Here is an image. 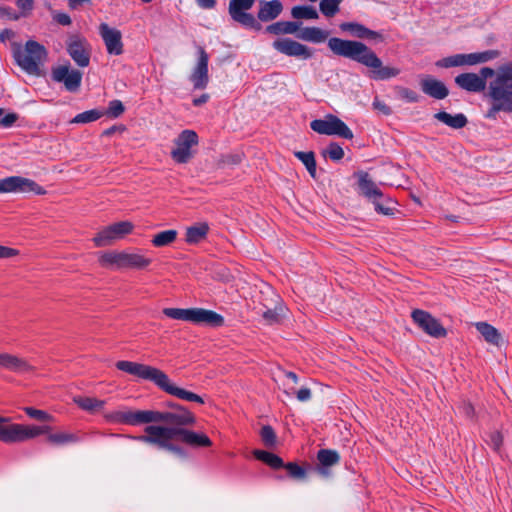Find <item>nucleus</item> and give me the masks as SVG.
I'll return each mask as SVG.
<instances>
[{
	"label": "nucleus",
	"instance_id": "1",
	"mask_svg": "<svg viewBox=\"0 0 512 512\" xmlns=\"http://www.w3.org/2000/svg\"><path fill=\"white\" fill-rule=\"evenodd\" d=\"M145 434L135 437L138 441L154 445L159 449H164L178 456L185 457L184 450L172 443L175 439H180L192 447H210L212 441L203 434L192 430L179 427H164V425H149L144 429Z\"/></svg>",
	"mask_w": 512,
	"mask_h": 512
},
{
	"label": "nucleus",
	"instance_id": "2",
	"mask_svg": "<svg viewBox=\"0 0 512 512\" xmlns=\"http://www.w3.org/2000/svg\"><path fill=\"white\" fill-rule=\"evenodd\" d=\"M328 47L335 55L370 68V77L374 80H388L400 74V69L397 67L383 66L375 52L362 42L333 37L328 40Z\"/></svg>",
	"mask_w": 512,
	"mask_h": 512
},
{
	"label": "nucleus",
	"instance_id": "3",
	"mask_svg": "<svg viewBox=\"0 0 512 512\" xmlns=\"http://www.w3.org/2000/svg\"><path fill=\"white\" fill-rule=\"evenodd\" d=\"M116 367L117 369L128 374L137 376L140 379L153 382L156 386H158L166 393L173 395L179 399L189 402H197L200 404L204 403V400L201 396L188 390H185L183 388L177 387L175 384L171 382L168 375L158 368L125 360L118 361L116 363Z\"/></svg>",
	"mask_w": 512,
	"mask_h": 512
},
{
	"label": "nucleus",
	"instance_id": "4",
	"mask_svg": "<svg viewBox=\"0 0 512 512\" xmlns=\"http://www.w3.org/2000/svg\"><path fill=\"white\" fill-rule=\"evenodd\" d=\"M13 57L16 63L26 73L39 76L41 74L40 66L46 60L47 52L43 45L36 41L29 40L23 48L19 45H15Z\"/></svg>",
	"mask_w": 512,
	"mask_h": 512
},
{
	"label": "nucleus",
	"instance_id": "5",
	"mask_svg": "<svg viewBox=\"0 0 512 512\" xmlns=\"http://www.w3.org/2000/svg\"><path fill=\"white\" fill-rule=\"evenodd\" d=\"M491 78L487 84V97L490 101L508 104L512 108V62L494 70Z\"/></svg>",
	"mask_w": 512,
	"mask_h": 512
},
{
	"label": "nucleus",
	"instance_id": "6",
	"mask_svg": "<svg viewBox=\"0 0 512 512\" xmlns=\"http://www.w3.org/2000/svg\"><path fill=\"white\" fill-rule=\"evenodd\" d=\"M50 426H35L11 423L9 418L0 416V441L4 443L23 442L48 433Z\"/></svg>",
	"mask_w": 512,
	"mask_h": 512
},
{
	"label": "nucleus",
	"instance_id": "7",
	"mask_svg": "<svg viewBox=\"0 0 512 512\" xmlns=\"http://www.w3.org/2000/svg\"><path fill=\"white\" fill-rule=\"evenodd\" d=\"M162 312L171 319L194 324H206L212 327H220L224 324L223 316L204 308H164Z\"/></svg>",
	"mask_w": 512,
	"mask_h": 512
},
{
	"label": "nucleus",
	"instance_id": "8",
	"mask_svg": "<svg viewBox=\"0 0 512 512\" xmlns=\"http://www.w3.org/2000/svg\"><path fill=\"white\" fill-rule=\"evenodd\" d=\"M199 138L194 130H183L174 140L171 158L178 164L188 163L195 155Z\"/></svg>",
	"mask_w": 512,
	"mask_h": 512
},
{
	"label": "nucleus",
	"instance_id": "9",
	"mask_svg": "<svg viewBox=\"0 0 512 512\" xmlns=\"http://www.w3.org/2000/svg\"><path fill=\"white\" fill-rule=\"evenodd\" d=\"M310 127L313 131L322 135H336L344 139L353 138L351 129L333 114H327L322 119L313 120L310 123Z\"/></svg>",
	"mask_w": 512,
	"mask_h": 512
},
{
	"label": "nucleus",
	"instance_id": "10",
	"mask_svg": "<svg viewBox=\"0 0 512 512\" xmlns=\"http://www.w3.org/2000/svg\"><path fill=\"white\" fill-rule=\"evenodd\" d=\"M494 75V69L482 67L479 74L467 72L455 77V83L467 92L480 93L487 87V79Z\"/></svg>",
	"mask_w": 512,
	"mask_h": 512
},
{
	"label": "nucleus",
	"instance_id": "11",
	"mask_svg": "<svg viewBox=\"0 0 512 512\" xmlns=\"http://www.w3.org/2000/svg\"><path fill=\"white\" fill-rule=\"evenodd\" d=\"M255 4V0H230L228 13L231 19L238 24L252 29H259L260 24L249 10Z\"/></svg>",
	"mask_w": 512,
	"mask_h": 512
},
{
	"label": "nucleus",
	"instance_id": "12",
	"mask_svg": "<svg viewBox=\"0 0 512 512\" xmlns=\"http://www.w3.org/2000/svg\"><path fill=\"white\" fill-rule=\"evenodd\" d=\"M0 193H34L46 194V190L34 180L21 176H10L0 179Z\"/></svg>",
	"mask_w": 512,
	"mask_h": 512
},
{
	"label": "nucleus",
	"instance_id": "13",
	"mask_svg": "<svg viewBox=\"0 0 512 512\" xmlns=\"http://www.w3.org/2000/svg\"><path fill=\"white\" fill-rule=\"evenodd\" d=\"M134 225L129 221H121L105 227L93 238L97 247H105L122 239L133 231Z\"/></svg>",
	"mask_w": 512,
	"mask_h": 512
},
{
	"label": "nucleus",
	"instance_id": "14",
	"mask_svg": "<svg viewBox=\"0 0 512 512\" xmlns=\"http://www.w3.org/2000/svg\"><path fill=\"white\" fill-rule=\"evenodd\" d=\"M112 422L127 424V425H141L157 423L156 410H127L117 411L108 416Z\"/></svg>",
	"mask_w": 512,
	"mask_h": 512
},
{
	"label": "nucleus",
	"instance_id": "15",
	"mask_svg": "<svg viewBox=\"0 0 512 512\" xmlns=\"http://www.w3.org/2000/svg\"><path fill=\"white\" fill-rule=\"evenodd\" d=\"M272 45L275 50L286 56L301 60H308L313 57V50L310 47L290 38H279Z\"/></svg>",
	"mask_w": 512,
	"mask_h": 512
},
{
	"label": "nucleus",
	"instance_id": "16",
	"mask_svg": "<svg viewBox=\"0 0 512 512\" xmlns=\"http://www.w3.org/2000/svg\"><path fill=\"white\" fill-rule=\"evenodd\" d=\"M166 423V427L192 426L196 423V417L188 409H179L178 411H157V423Z\"/></svg>",
	"mask_w": 512,
	"mask_h": 512
},
{
	"label": "nucleus",
	"instance_id": "17",
	"mask_svg": "<svg viewBox=\"0 0 512 512\" xmlns=\"http://www.w3.org/2000/svg\"><path fill=\"white\" fill-rule=\"evenodd\" d=\"M411 316L414 322L428 335L434 338L446 336V329L428 312L417 309L412 312Z\"/></svg>",
	"mask_w": 512,
	"mask_h": 512
},
{
	"label": "nucleus",
	"instance_id": "18",
	"mask_svg": "<svg viewBox=\"0 0 512 512\" xmlns=\"http://www.w3.org/2000/svg\"><path fill=\"white\" fill-rule=\"evenodd\" d=\"M52 79L63 83L69 92H76L81 85L82 73L70 69L69 65H60L52 69Z\"/></svg>",
	"mask_w": 512,
	"mask_h": 512
},
{
	"label": "nucleus",
	"instance_id": "19",
	"mask_svg": "<svg viewBox=\"0 0 512 512\" xmlns=\"http://www.w3.org/2000/svg\"><path fill=\"white\" fill-rule=\"evenodd\" d=\"M209 56L203 47H198V60L190 75L194 89H205L209 83L208 74Z\"/></svg>",
	"mask_w": 512,
	"mask_h": 512
},
{
	"label": "nucleus",
	"instance_id": "20",
	"mask_svg": "<svg viewBox=\"0 0 512 512\" xmlns=\"http://www.w3.org/2000/svg\"><path fill=\"white\" fill-rule=\"evenodd\" d=\"M266 293L270 296V303L266 299L262 305L265 310L262 312L264 321L269 324L279 323L281 318L284 316V306L280 301L279 295H277L271 288H267Z\"/></svg>",
	"mask_w": 512,
	"mask_h": 512
},
{
	"label": "nucleus",
	"instance_id": "21",
	"mask_svg": "<svg viewBox=\"0 0 512 512\" xmlns=\"http://www.w3.org/2000/svg\"><path fill=\"white\" fill-rule=\"evenodd\" d=\"M0 368L16 374H27L35 371V367L25 358L7 352H0Z\"/></svg>",
	"mask_w": 512,
	"mask_h": 512
},
{
	"label": "nucleus",
	"instance_id": "22",
	"mask_svg": "<svg viewBox=\"0 0 512 512\" xmlns=\"http://www.w3.org/2000/svg\"><path fill=\"white\" fill-rule=\"evenodd\" d=\"M99 33L109 54L120 55L123 53L122 34L118 29L102 23L99 26Z\"/></svg>",
	"mask_w": 512,
	"mask_h": 512
},
{
	"label": "nucleus",
	"instance_id": "23",
	"mask_svg": "<svg viewBox=\"0 0 512 512\" xmlns=\"http://www.w3.org/2000/svg\"><path fill=\"white\" fill-rule=\"evenodd\" d=\"M358 178V188L362 196L368 201H374L376 198H381L384 194L378 185L371 179L367 172L360 171L356 174Z\"/></svg>",
	"mask_w": 512,
	"mask_h": 512
},
{
	"label": "nucleus",
	"instance_id": "24",
	"mask_svg": "<svg viewBox=\"0 0 512 512\" xmlns=\"http://www.w3.org/2000/svg\"><path fill=\"white\" fill-rule=\"evenodd\" d=\"M420 86L426 95L438 100L446 98L449 94L446 85L431 76H424L420 81Z\"/></svg>",
	"mask_w": 512,
	"mask_h": 512
},
{
	"label": "nucleus",
	"instance_id": "25",
	"mask_svg": "<svg viewBox=\"0 0 512 512\" xmlns=\"http://www.w3.org/2000/svg\"><path fill=\"white\" fill-rule=\"evenodd\" d=\"M342 31L350 33L352 36L362 39H381V35L364 25L357 22H344L340 24Z\"/></svg>",
	"mask_w": 512,
	"mask_h": 512
},
{
	"label": "nucleus",
	"instance_id": "26",
	"mask_svg": "<svg viewBox=\"0 0 512 512\" xmlns=\"http://www.w3.org/2000/svg\"><path fill=\"white\" fill-rule=\"evenodd\" d=\"M282 10L283 5L279 0L261 1L257 17L262 22H268L277 18Z\"/></svg>",
	"mask_w": 512,
	"mask_h": 512
},
{
	"label": "nucleus",
	"instance_id": "27",
	"mask_svg": "<svg viewBox=\"0 0 512 512\" xmlns=\"http://www.w3.org/2000/svg\"><path fill=\"white\" fill-rule=\"evenodd\" d=\"M317 459L320 467L318 472L321 475H328V468L337 465L340 461V455L337 451L331 449H321L317 453Z\"/></svg>",
	"mask_w": 512,
	"mask_h": 512
},
{
	"label": "nucleus",
	"instance_id": "28",
	"mask_svg": "<svg viewBox=\"0 0 512 512\" xmlns=\"http://www.w3.org/2000/svg\"><path fill=\"white\" fill-rule=\"evenodd\" d=\"M68 53L77 65L81 67L89 65L90 57L83 42L71 41L68 45Z\"/></svg>",
	"mask_w": 512,
	"mask_h": 512
},
{
	"label": "nucleus",
	"instance_id": "29",
	"mask_svg": "<svg viewBox=\"0 0 512 512\" xmlns=\"http://www.w3.org/2000/svg\"><path fill=\"white\" fill-rule=\"evenodd\" d=\"M42 433L41 435H43ZM47 435V441L48 443L55 445V446H63L68 444H73L79 441V436L76 433L72 432H66V431H59V432H51V429L48 431V433H45Z\"/></svg>",
	"mask_w": 512,
	"mask_h": 512
},
{
	"label": "nucleus",
	"instance_id": "30",
	"mask_svg": "<svg viewBox=\"0 0 512 512\" xmlns=\"http://www.w3.org/2000/svg\"><path fill=\"white\" fill-rule=\"evenodd\" d=\"M434 118L453 129H461L468 122L466 116L462 113L451 115L445 111H440L434 115Z\"/></svg>",
	"mask_w": 512,
	"mask_h": 512
},
{
	"label": "nucleus",
	"instance_id": "31",
	"mask_svg": "<svg viewBox=\"0 0 512 512\" xmlns=\"http://www.w3.org/2000/svg\"><path fill=\"white\" fill-rule=\"evenodd\" d=\"M151 262L152 260L150 258L145 257L144 255L123 252V268L143 269L149 266Z\"/></svg>",
	"mask_w": 512,
	"mask_h": 512
},
{
	"label": "nucleus",
	"instance_id": "32",
	"mask_svg": "<svg viewBox=\"0 0 512 512\" xmlns=\"http://www.w3.org/2000/svg\"><path fill=\"white\" fill-rule=\"evenodd\" d=\"M475 327L488 343L499 345L501 335L495 327L486 322H477Z\"/></svg>",
	"mask_w": 512,
	"mask_h": 512
},
{
	"label": "nucleus",
	"instance_id": "33",
	"mask_svg": "<svg viewBox=\"0 0 512 512\" xmlns=\"http://www.w3.org/2000/svg\"><path fill=\"white\" fill-rule=\"evenodd\" d=\"M99 264L104 268H123V252H105L98 257Z\"/></svg>",
	"mask_w": 512,
	"mask_h": 512
},
{
	"label": "nucleus",
	"instance_id": "34",
	"mask_svg": "<svg viewBox=\"0 0 512 512\" xmlns=\"http://www.w3.org/2000/svg\"><path fill=\"white\" fill-rule=\"evenodd\" d=\"M209 230L207 223H199L197 225L188 227L186 230V242L189 244H197L202 241Z\"/></svg>",
	"mask_w": 512,
	"mask_h": 512
},
{
	"label": "nucleus",
	"instance_id": "35",
	"mask_svg": "<svg viewBox=\"0 0 512 512\" xmlns=\"http://www.w3.org/2000/svg\"><path fill=\"white\" fill-rule=\"evenodd\" d=\"M298 37L304 41L313 43L324 42L328 37V32L318 27H306L301 30Z\"/></svg>",
	"mask_w": 512,
	"mask_h": 512
},
{
	"label": "nucleus",
	"instance_id": "36",
	"mask_svg": "<svg viewBox=\"0 0 512 512\" xmlns=\"http://www.w3.org/2000/svg\"><path fill=\"white\" fill-rule=\"evenodd\" d=\"M74 402L83 410L95 413L103 409L105 401L92 397H75Z\"/></svg>",
	"mask_w": 512,
	"mask_h": 512
},
{
	"label": "nucleus",
	"instance_id": "37",
	"mask_svg": "<svg viewBox=\"0 0 512 512\" xmlns=\"http://www.w3.org/2000/svg\"><path fill=\"white\" fill-rule=\"evenodd\" d=\"M300 25L296 22L281 21L269 25L266 30L269 33L279 34H294L299 29Z\"/></svg>",
	"mask_w": 512,
	"mask_h": 512
},
{
	"label": "nucleus",
	"instance_id": "38",
	"mask_svg": "<svg viewBox=\"0 0 512 512\" xmlns=\"http://www.w3.org/2000/svg\"><path fill=\"white\" fill-rule=\"evenodd\" d=\"M374 205L375 211L382 215H393L395 210V202L385 194H382L381 198H376L374 201H371Z\"/></svg>",
	"mask_w": 512,
	"mask_h": 512
},
{
	"label": "nucleus",
	"instance_id": "39",
	"mask_svg": "<svg viewBox=\"0 0 512 512\" xmlns=\"http://www.w3.org/2000/svg\"><path fill=\"white\" fill-rule=\"evenodd\" d=\"M253 455L260 461L264 462L268 466L274 469H278L284 466L283 460L270 452L263 450H254Z\"/></svg>",
	"mask_w": 512,
	"mask_h": 512
},
{
	"label": "nucleus",
	"instance_id": "40",
	"mask_svg": "<svg viewBox=\"0 0 512 512\" xmlns=\"http://www.w3.org/2000/svg\"><path fill=\"white\" fill-rule=\"evenodd\" d=\"M291 15L295 19H318L319 14L312 6H294Z\"/></svg>",
	"mask_w": 512,
	"mask_h": 512
},
{
	"label": "nucleus",
	"instance_id": "41",
	"mask_svg": "<svg viewBox=\"0 0 512 512\" xmlns=\"http://www.w3.org/2000/svg\"><path fill=\"white\" fill-rule=\"evenodd\" d=\"M294 155L296 156L297 159H299L305 165L309 174L313 178H315V176H316V161H315L314 153L311 151H309V152L297 151L294 153Z\"/></svg>",
	"mask_w": 512,
	"mask_h": 512
},
{
	"label": "nucleus",
	"instance_id": "42",
	"mask_svg": "<svg viewBox=\"0 0 512 512\" xmlns=\"http://www.w3.org/2000/svg\"><path fill=\"white\" fill-rule=\"evenodd\" d=\"M177 231L176 230H165L158 234H156L152 239V244L156 247H164L176 240Z\"/></svg>",
	"mask_w": 512,
	"mask_h": 512
},
{
	"label": "nucleus",
	"instance_id": "43",
	"mask_svg": "<svg viewBox=\"0 0 512 512\" xmlns=\"http://www.w3.org/2000/svg\"><path fill=\"white\" fill-rule=\"evenodd\" d=\"M104 113L98 109L88 110L77 114L70 122L73 124H85L98 120Z\"/></svg>",
	"mask_w": 512,
	"mask_h": 512
},
{
	"label": "nucleus",
	"instance_id": "44",
	"mask_svg": "<svg viewBox=\"0 0 512 512\" xmlns=\"http://www.w3.org/2000/svg\"><path fill=\"white\" fill-rule=\"evenodd\" d=\"M343 0H321L319 8L321 13L330 18L337 14L340 10L339 6Z\"/></svg>",
	"mask_w": 512,
	"mask_h": 512
},
{
	"label": "nucleus",
	"instance_id": "45",
	"mask_svg": "<svg viewBox=\"0 0 512 512\" xmlns=\"http://www.w3.org/2000/svg\"><path fill=\"white\" fill-rule=\"evenodd\" d=\"M24 411L29 417L38 421L51 422L54 420L53 416L44 410L36 409L33 407H25Z\"/></svg>",
	"mask_w": 512,
	"mask_h": 512
},
{
	"label": "nucleus",
	"instance_id": "46",
	"mask_svg": "<svg viewBox=\"0 0 512 512\" xmlns=\"http://www.w3.org/2000/svg\"><path fill=\"white\" fill-rule=\"evenodd\" d=\"M500 111L512 113V108L508 106V104H503L497 101H491V107L489 108L486 117L490 119H495L497 113Z\"/></svg>",
	"mask_w": 512,
	"mask_h": 512
},
{
	"label": "nucleus",
	"instance_id": "47",
	"mask_svg": "<svg viewBox=\"0 0 512 512\" xmlns=\"http://www.w3.org/2000/svg\"><path fill=\"white\" fill-rule=\"evenodd\" d=\"M437 66L445 67V68L464 66L463 54H457L454 56L443 58L437 62Z\"/></svg>",
	"mask_w": 512,
	"mask_h": 512
},
{
	"label": "nucleus",
	"instance_id": "48",
	"mask_svg": "<svg viewBox=\"0 0 512 512\" xmlns=\"http://www.w3.org/2000/svg\"><path fill=\"white\" fill-rule=\"evenodd\" d=\"M324 156H328L334 161H339L344 156V151L337 143H331L326 150L323 152Z\"/></svg>",
	"mask_w": 512,
	"mask_h": 512
},
{
	"label": "nucleus",
	"instance_id": "49",
	"mask_svg": "<svg viewBox=\"0 0 512 512\" xmlns=\"http://www.w3.org/2000/svg\"><path fill=\"white\" fill-rule=\"evenodd\" d=\"M262 441L266 446H274L276 443V434L273 428L269 425L263 426L260 432Z\"/></svg>",
	"mask_w": 512,
	"mask_h": 512
},
{
	"label": "nucleus",
	"instance_id": "50",
	"mask_svg": "<svg viewBox=\"0 0 512 512\" xmlns=\"http://www.w3.org/2000/svg\"><path fill=\"white\" fill-rule=\"evenodd\" d=\"M283 467H285L286 470L288 471L289 475L295 479H299V480L304 479L306 476L305 469L296 463L291 462V463L284 465Z\"/></svg>",
	"mask_w": 512,
	"mask_h": 512
},
{
	"label": "nucleus",
	"instance_id": "51",
	"mask_svg": "<svg viewBox=\"0 0 512 512\" xmlns=\"http://www.w3.org/2000/svg\"><path fill=\"white\" fill-rule=\"evenodd\" d=\"M124 112V106L120 100H113L109 103L106 113L113 118L119 117Z\"/></svg>",
	"mask_w": 512,
	"mask_h": 512
},
{
	"label": "nucleus",
	"instance_id": "52",
	"mask_svg": "<svg viewBox=\"0 0 512 512\" xmlns=\"http://www.w3.org/2000/svg\"><path fill=\"white\" fill-rule=\"evenodd\" d=\"M372 106H373V109L377 110L378 112L382 113L383 115L388 116L392 113L391 108L386 103L381 101L378 97H375Z\"/></svg>",
	"mask_w": 512,
	"mask_h": 512
},
{
	"label": "nucleus",
	"instance_id": "53",
	"mask_svg": "<svg viewBox=\"0 0 512 512\" xmlns=\"http://www.w3.org/2000/svg\"><path fill=\"white\" fill-rule=\"evenodd\" d=\"M399 95L408 102H417L419 99L417 93L408 88H400Z\"/></svg>",
	"mask_w": 512,
	"mask_h": 512
},
{
	"label": "nucleus",
	"instance_id": "54",
	"mask_svg": "<svg viewBox=\"0 0 512 512\" xmlns=\"http://www.w3.org/2000/svg\"><path fill=\"white\" fill-rule=\"evenodd\" d=\"M498 56H499V52L497 50H486L483 52H479L480 64L487 63L491 60H494Z\"/></svg>",
	"mask_w": 512,
	"mask_h": 512
},
{
	"label": "nucleus",
	"instance_id": "55",
	"mask_svg": "<svg viewBox=\"0 0 512 512\" xmlns=\"http://www.w3.org/2000/svg\"><path fill=\"white\" fill-rule=\"evenodd\" d=\"M479 52L463 54L464 65L474 66L480 64Z\"/></svg>",
	"mask_w": 512,
	"mask_h": 512
},
{
	"label": "nucleus",
	"instance_id": "56",
	"mask_svg": "<svg viewBox=\"0 0 512 512\" xmlns=\"http://www.w3.org/2000/svg\"><path fill=\"white\" fill-rule=\"evenodd\" d=\"M296 397L300 402H307L312 397V392L307 387H302L296 392Z\"/></svg>",
	"mask_w": 512,
	"mask_h": 512
},
{
	"label": "nucleus",
	"instance_id": "57",
	"mask_svg": "<svg viewBox=\"0 0 512 512\" xmlns=\"http://www.w3.org/2000/svg\"><path fill=\"white\" fill-rule=\"evenodd\" d=\"M17 254V250L0 245V258H10Z\"/></svg>",
	"mask_w": 512,
	"mask_h": 512
},
{
	"label": "nucleus",
	"instance_id": "58",
	"mask_svg": "<svg viewBox=\"0 0 512 512\" xmlns=\"http://www.w3.org/2000/svg\"><path fill=\"white\" fill-rule=\"evenodd\" d=\"M16 120H17V115L14 113H10V114L5 115L3 118H1L0 124L4 127H9L12 124H14Z\"/></svg>",
	"mask_w": 512,
	"mask_h": 512
},
{
	"label": "nucleus",
	"instance_id": "59",
	"mask_svg": "<svg viewBox=\"0 0 512 512\" xmlns=\"http://www.w3.org/2000/svg\"><path fill=\"white\" fill-rule=\"evenodd\" d=\"M54 18L61 25L66 26L71 24L70 16L66 13H58Z\"/></svg>",
	"mask_w": 512,
	"mask_h": 512
},
{
	"label": "nucleus",
	"instance_id": "60",
	"mask_svg": "<svg viewBox=\"0 0 512 512\" xmlns=\"http://www.w3.org/2000/svg\"><path fill=\"white\" fill-rule=\"evenodd\" d=\"M196 2L203 9H212L216 5V0H196Z\"/></svg>",
	"mask_w": 512,
	"mask_h": 512
},
{
	"label": "nucleus",
	"instance_id": "61",
	"mask_svg": "<svg viewBox=\"0 0 512 512\" xmlns=\"http://www.w3.org/2000/svg\"><path fill=\"white\" fill-rule=\"evenodd\" d=\"M34 0H17V5L22 10H31Z\"/></svg>",
	"mask_w": 512,
	"mask_h": 512
},
{
	"label": "nucleus",
	"instance_id": "62",
	"mask_svg": "<svg viewBox=\"0 0 512 512\" xmlns=\"http://www.w3.org/2000/svg\"><path fill=\"white\" fill-rule=\"evenodd\" d=\"M13 37H14V33L9 29H5L0 32V41H2V42H5L6 40H9Z\"/></svg>",
	"mask_w": 512,
	"mask_h": 512
},
{
	"label": "nucleus",
	"instance_id": "63",
	"mask_svg": "<svg viewBox=\"0 0 512 512\" xmlns=\"http://www.w3.org/2000/svg\"><path fill=\"white\" fill-rule=\"evenodd\" d=\"M208 99H209V95L208 94H203L200 97L195 98L193 100V104L195 106H200V105L206 103L208 101Z\"/></svg>",
	"mask_w": 512,
	"mask_h": 512
},
{
	"label": "nucleus",
	"instance_id": "64",
	"mask_svg": "<svg viewBox=\"0 0 512 512\" xmlns=\"http://www.w3.org/2000/svg\"><path fill=\"white\" fill-rule=\"evenodd\" d=\"M89 0H69V6L72 9H77L78 7L82 6L84 3H88Z\"/></svg>",
	"mask_w": 512,
	"mask_h": 512
}]
</instances>
